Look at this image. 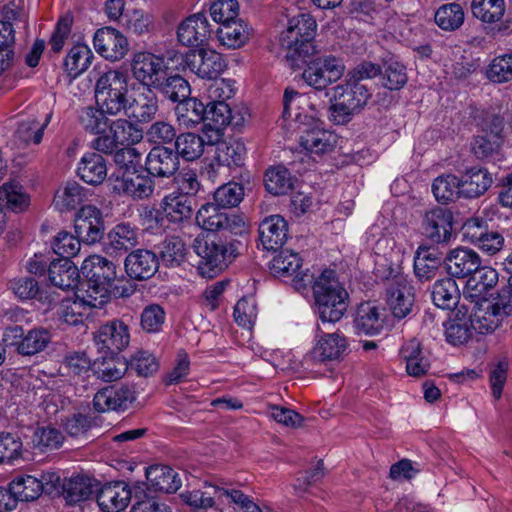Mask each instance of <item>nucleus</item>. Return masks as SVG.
I'll list each match as a JSON object with an SVG mask.
<instances>
[{"instance_id":"nucleus-34","label":"nucleus","mask_w":512,"mask_h":512,"mask_svg":"<svg viewBox=\"0 0 512 512\" xmlns=\"http://www.w3.org/2000/svg\"><path fill=\"white\" fill-rule=\"evenodd\" d=\"M48 276L55 287L62 290L78 289L79 271L69 259H56L50 262Z\"/></svg>"},{"instance_id":"nucleus-1","label":"nucleus","mask_w":512,"mask_h":512,"mask_svg":"<svg viewBox=\"0 0 512 512\" xmlns=\"http://www.w3.org/2000/svg\"><path fill=\"white\" fill-rule=\"evenodd\" d=\"M313 293L323 323L338 322L348 307L349 295L333 270H324L313 284Z\"/></svg>"},{"instance_id":"nucleus-59","label":"nucleus","mask_w":512,"mask_h":512,"mask_svg":"<svg viewBox=\"0 0 512 512\" xmlns=\"http://www.w3.org/2000/svg\"><path fill=\"white\" fill-rule=\"evenodd\" d=\"M266 190L273 195H284L293 187L290 172L284 166L271 167L265 174Z\"/></svg>"},{"instance_id":"nucleus-47","label":"nucleus","mask_w":512,"mask_h":512,"mask_svg":"<svg viewBox=\"0 0 512 512\" xmlns=\"http://www.w3.org/2000/svg\"><path fill=\"white\" fill-rule=\"evenodd\" d=\"M93 59L94 54L89 46L84 43H78L67 53L64 66L69 76L76 78L90 67Z\"/></svg>"},{"instance_id":"nucleus-25","label":"nucleus","mask_w":512,"mask_h":512,"mask_svg":"<svg viewBox=\"0 0 512 512\" xmlns=\"http://www.w3.org/2000/svg\"><path fill=\"white\" fill-rule=\"evenodd\" d=\"M134 400L135 391L131 386H108L94 395L93 407L97 412L126 409Z\"/></svg>"},{"instance_id":"nucleus-63","label":"nucleus","mask_w":512,"mask_h":512,"mask_svg":"<svg viewBox=\"0 0 512 512\" xmlns=\"http://www.w3.org/2000/svg\"><path fill=\"white\" fill-rule=\"evenodd\" d=\"M134 498L135 503L132 506L131 512H171L166 504L159 502L154 497L148 496L144 483L134 485Z\"/></svg>"},{"instance_id":"nucleus-9","label":"nucleus","mask_w":512,"mask_h":512,"mask_svg":"<svg viewBox=\"0 0 512 512\" xmlns=\"http://www.w3.org/2000/svg\"><path fill=\"white\" fill-rule=\"evenodd\" d=\"M388 286L386 289V301L394 317L405 318L412 311L414 306L413 287L406 276L399 274L397 269L390 268L387 276Z\"/></svg>"},{"instance_id":"nucleus-4","label":"nucleus","mask_w":512,"mask_h":512,"mask_svg":"<svg viewBox=\"0 0 512 512\" xmlns=\"http://www.w3.org/2000/svg\"><path fill=\"white\" fill-rule=\"evenodd\" d=\"M96 105L108 115L116 116L125 108L128 100V79L125 72L108 69L99 74L95 83Z\"/></svg>"},{"instance_id":"nucleus-50","label":"nucleus","mask_w":512,"mask_h":512,"mask_svg":"<svg viewBox=\"0 0 512 512\" xmlns=\"http://www.w3.org/2000/svg\"><path fill=\"white\" fill-rule=\"evenodd\" d=\"M107 112L98 105L86 106L79 110L78 121L84 130L93 134L104 133L110 125Z\"/></svg>"},{"instance_id":"nucleus-3","label":"nucleus","mask_w":512,"mask_h":512,"mask_svg":"<svg viewBox=\"0 0 512 512\" xmlns=\"http://www.w3.org/2000/svg\"><path fill=\"white\" fill-rule=\"evenodd\" d=\"M316 29L317 23L310 14L300 13L289 19L279 37L281 47L288 52L287 56L300 58L317 54L312 44Z\"/></svg>"},{"instance_id":"nucleus-45","label":"nucleus","mask_w":512,"mask_h":512,"mask_svg":"<svg viewBox=\"0 0 512 512\" xmlns=\"http://www.w3.org/2000/svg\"><path fill=\"white\" fill-rule=\"evenodd\" d=\"M492 184L490 173L484 168L473 167L461 179L462 195L476 198L484 194Z\"/></svg>"},{"instance_id":"nucleus-51","label":"nucleus","mask_w":512,"mask_h":512,"mask_svg":"<svg viewBox=\"0 0 512 512\" xmlns=\"http://www.w3.org/2000/svg\"><path fill=\"white\" fill-rule=\"evenodd\" d=\"M94 371L99 379L104 382L120 380L129 369V362L122 356L103 358L94 363Z\"/></svg>"},{"instance_id":"nucleus-55","label":"nucleus","mask_w":512,"mask_h":512,"mask_svg":"<svg viewBox=\"0 0 512 512\" xmlns=\"http://www.w3.org/2000/svg\"><path fill=\"white\" fill-rule=\"evenodd\" d=\"M471 12L483 23L498 22L505 13L504 0H472Z\"/></svg>"},{"instance_id":"nucleus-58","label":"nucleus","mask_w":512,"mask_h":512,"mask_svg":"<svg viewBox=\"0 0 512 512\" xmlns=\"http://www.w3.org/2000/svg\"><path fill=\"white\" fill-rule=\"evenodd\" d=\"M301 266L300 256L290 250H282L270 263L272 273L279 277L295 275L297 278Z\"/></svg>"},{"instance_id":"nucleus-20","label":"nucleus","mask_w":512,"mask_h":512,"mask_svg":"<svg viewBox=\"0 0 512 512\" xmlns=\"http://www.w3.org/2000/svg\"><path fill=\"white\" fill-rule=\"evenodd\" d=\"M453 214L450 210L435 207L425 212L422 228L425 236L435 243H444L452 236Z\"/></svg>"},{"instance_id":"nucleus-39","label":"nucleus","mask_w":512,"mask_h":512,"mask_svg":"<svg viewBox=\"0 0 512 512\" xmlns=\"http://www.w3.org/2000/svg\"><path fill=\"white\" fill-rule=\"evenodd\" d=\"M498 281V273L489 266H482L473 271L466 282L464 297L466 300L479 299L489 289L494 287Z\"/></svg>"},{"instance_id":"nucleus-61","label":"nucleus","mask_w":512,"mask_h":512,"mask_svg":"<svg viewBox=\"0 0 512 512\" xmlns=\"http://www.w3.org/2000/svg\"><path fill=\"white\" fill-rule=\"evenodd\" d=\"M486 77L493 83L502 84L512 80V53L495 57L486 69Z\"/></svg>"},{"instance_id":"nucleus-33","label":"nucleus","mask_w":512,"mask_h":512,"mask_svg":"<svg viewBox=\"0 0 512 512\" xmlns=\"http://www.w3.org/2000/svg\"><path fill=\"white\" fill-rule=\"evenodd\" d=\"M107 239V249L122 255L138 245L140 231L129 223H119L109 231Z\"/></svg>"},{"instance_id":"nucleus-48","label":"nucleus","mask_w":512,"mask_h":512,"mask_svg":"<svg viewBox=\"0 0 512 512\" xmlns=\"http://www.w3.org/2000/svg\"><path fill=\"white\" fill-rule=\"evenodd\" d=\"M159 261L167 267H178L186 261L188 249L179 237H168L159 245Z\"/></svg>"},{"instance_id":"nucleus-35","label":"nucleus","mask_w":512,"mask_h":512,"mask_svg":"<svg viewBox=\"0 0 512 512\" xmlns=\"http://www.w3.org/2000/svg\"><path fill=\"white\" fill-rule=\"evenodd\" d=\"M98 486L97 480L89 476L77 475L64 480L62 491L68 504H76L88 500L98 490Z\"/></svg>"},{"instance_id":"nucleus-8","label":"nucleus","mask_w":512,"mask_h":512,"mask_svg":"<svg viewBox=\"0 0 512 512\" xmlns=\"http://www.w3.org/2000/svg\"><path fill=\"white\" fill-rule=\"evenodd\" d=\"M214 203L204 204L196 214V222L210 232H223L242 235L247 231L246 220L242 215L228 213Z\"/></svg>"},{"instance_id":"nucleus-54","label":"nucleus","mask_w":512,"mask_h":512,"mask_svg":"<svg viewBox=\"0 0 512 512\" xmlns=\"http://www.w3.org/2000/svg\"><path fill=\"white\" fill-rule=\"evenodd\" d=\"M246 154L245 144L241 140L222 141L216 147L215 158L226 168L241 166Z\"/></svg>"},{"instance_id":"nucleus-24","label":"nucleus","mask_w":512,"mask_h":512,"mask_svg":"<svg viewBox=\"0 0 512 512\" xmlns=\"http://www.w3.org/2000/svg\"><path fill=\"white\" fill-rule=\"evenodd\" d=\"M211 28L204 13H195L182 21L177 30L180 43L188 47H199L207 42Z\"/></svg>"},{"instance_id":"nucleus-46","label":"nucleus","mask_w":512,"mask_h":512,"mask_svg":"<svg viewBox=\"0 0 512 512\" xmlns=\"http://www.w3.org/2000/svg\"><path fill=\"white\" fill-rule=\"evenodd\" d=\"M44 489L43 480L27 475L13 480L9 485V491H3L7 493L5 497L9 499L12 495L15 500L33 501L41 495Z\"/></svg>"},{"instance_id":"nucleus-14","label":"nucleus","mask_w":512,"mask_h":512,"mask_svg":"<svg viewBox=\"0 0 512 512\" xmlns=\"http://www.w3.org/2000/svg\"><path fill=\"white\" fill-rule=\"evenodd\" d=\"M74 228L83 243L93 244L100 241L104 235L102 212L92 205L81 207L76 213Z\"/></svg>"},{"instance_id":"nucleus-26","label":"nucleus","mask_w":512,"mask_h":512,"mask_svg":"<svg viewBox=\"0 0 512 512\" xmlns=\"http://www.w3.org/2000/svg\"><path fill=\"white\" fill-rule=\"evenodd\" d=\"M178 155L174 150L165 146L153 147L145 160V168L150 176L169 178L179 169Z\"/></svg>"},{"instance_id":"nucleus-42","label":"nucleus","mask_w":512,"mask_h":512,"mask_svg":"<svg viewBox=\"0 0 512 512\" xmlns=\"http://www.w3.org/2000/svg\"><path fill=\"white\" fill-rule=\"evenodd\" d=\"M433 303L441 309H453L460 300V291L456 281L451 277L437 280L431 291Z\"/></svg>"},{"instance_id":"nucleus-41","label":"nucleus","mask_w":512,"mask_h":512,"mask_svg":"<svg viewBox=\"0 0 512 512\" xmlns=\"http://www.w3.org/2000/svg\"><path fill=\"white\" fill-rule=\"evenodd\" d=\"M401 356L406 362V371L409 375L420 377L430 368L428 358L424 355L421 344L416 339L406 342L401 348Z\"/></svg>"},{"instance_id":"nucleus-36","label":"nucleus","mask_w":512,"mask_h":512,"mask_svg":"<svg viewBox=\"0 0 512 512\" xmlns=\"http://www.w3.org/2000/svg\"><path fill=\"white\" fill-rule=\"evenodd\" d=\"M78 176L87 184L99 185L107 177V165L102 155L95 152L84 154L77 167Z\"/></svg>"},{"instance_id":"nucleus-28","label":"nucleus","mask_w":512,"mask_h":512,"mask_svg":"<svg viewBox=\"0 0 512 512\" xmlns=\"http://www.w3.org/2000/svg\"><path fill=\"white\" fill-rule=\"evenodd\" d=\"M474 332L476 331L468 315V309L462 303L444 323L446 341L453 346L463 345L473 337Z\"/></svg>"},{"instance_id":"nucleus-6","label":"nucleus","mask_w":512,"mask_h":512,"mask_svg":"<svg viewBox=\"0 0 512 512\" xmlns=\"http://www.w3.org/2000/svg\"><path fill=\"white\" fill-rule=\"evenodd\" d=\"M193 249L200 257L198 271L205 278H213L223 271L235 252L234 244L198 236Z\"/></svg>"},{"instance_id":"nucleus-40","label":"nucleus","mask_w":512,"mask_h":512,"mask_svg":"<svg viewBox=\"0 0 512 512\" xmlns=\"http://www.w3.org/2000/svg\"><path fill=\"white\" fill-rule=\"evenodd\" d=\"M205 120L218 127H240L244 124L245 115L238 108H231L227 102L206 103Z\"/></svg>"},{"instance_id":"nucleus-56","label":"nucleus","mask_w":512,"mask_h":512,"mask_svg":"<svg viewBox=\"0 0 512 512\" xmlns=\"http://www.w3.org/2000/svg\"><path fill=\"white\" fill-rule=\"evenodd\" d=\"M435 23L445 31H455L464 23V10L458 3L440 6L435 12Z\"/></svg>"},{"instance_id":"nucleus-44","label":"nucleus","mask_w":512,"mask_h":512,"mask_svg":"<svg viewBox=\"0 0 512 512\" xmlns=\"http://www.w3.org/2000/svg\"><path fill=\"white\" fill-rule=\"evenodd\" d=\"M251 28L241 19L222 24L217 30V37L228 48H239L250 38Z\"/></svg>"},{"instance_id":"nucleus-64","label":"nucleus","mask_w":512,"mask_h":512,"mask_svg":"<svg viewBox=\"0 0 512 512\" xmlns=\"http://www.w3.org/2000/svg\"><path fill=\"white\" fill-rule=\"evenodd\" d=\"M173 182L176 186V193L178 195L188 196L190 199L196 196L201 188L197 172L191 168H184L175 173Z\"/></svg>"},{"instance_id":"nucleus-38","label":"nucleus","mask_w":512,"mask_h":512,"mask_svg":"<svg viewBox=\"0 0 512 512\" xmlns=\"http://www.w3.org/2000/svg\"><path fill=\"white\" fill-rule=\"evenodd\" d=\"M174 111L180 126L192 128L205 121L206 103L188 96L177 103Z\"/></svg>"},{"instance_id":"nucleus-57","label":"nucleus","mask_w":512,"mask_h":512,"mask_svg":"<svg viewBox=\"0 0 512 512\" xmlns=\"http://www.w3.org/2000/svg\"><path fill=\"white\" fill-rule=\"evenodd\" d=\"M440 259L435 251L419 248L414 258V273L420 281L432 279L439 268Z\"/></svg>"},{"instance_id":"nucleus-53","label":"nucleus","mask_w":512,"mask_h":512,"mask_svg":"<svg viewBox=\"0 0 512 512\" xmlns=\"http://www.w3.org/2000/svg\"><path fill=\"white\" fill-rule=\"evenodd\" d=\"M109 131L115 137L118 146H133L143 139V131L127 119L111 121Z\"/></svg>"},{"instance_id":"nucleus-10","label":"nucleus","mask_w":512,"mask_h":512,"mask_svg":"<svg viewBox=\"0 0 512 512\" xmlns=\"http://www.w3.org/2000/svg\"><path fill=\"white\" fill-rule=\"evenodd\" d=\"M130 330V326L123 319H112L98 327L93 340L98 350L119 353L130 344Z\"/></svg>"},{"instance_id":"nucleus-27","label":"nucleus","mask_w":512,"mask_h":512,"mask_svg":"<svg viewBox=\"0 0 512 512\" xmlns=\"http://www.w3.org/2000/svg\"><path fill=\"white\" fill-rule=\"evenodd\" d=\"M259 240L267 251H276L283 247L289 237L288 223L281 215L266 217L259 224Z\"/></svg>"},{"instance_id":"nucleus-18","label":"nucleus","mask_w":512,"mask_h":512,"mask_svg":"<svg viewBox=\"0 0 512 512\" xmlns=\"http://www.w3.org/2000/svg\"><path fill=\"white\" fill-rule=\"evenodd\" d=\"M7 338L12 336L14 340L11 345L23 356H32L42 352L51 341V334L44 328H34L24 334L22 327L9 328L5 334Z\"/></svg>"},{"instance_id":"nucleus-23","label":"nucleus","mask_w":512,"mask_h":512,"mask_svg":"<svg viewBox=\"0 0 512 512\" xmlns=\"http://www.w3.org/2000/svg\"><path fill=\"white\" fill-rule=\"evenodd\" d=\"M89 293L84 289L78 288L75 293V298L64 299L61 302L59 309L60 318L67 324L77 326L83 324L85 319L88 318L92 308H101L104 305H94L98 300L94 301L93 298H88Z\"/></svg>"},{"instance_id":"nucleus-19","label":"nucleus","mask_w":512,"mask_h":512,"mask_svg":"<svg viewBox=\"0 0 512 512\" xmlns=\"http://www.w3.org/2000/svg\"><path fill=\"white\" fill-rule=\"evenodd\" d=\"M158 109V99L155 92L151 88L143 87L128 98L122 112L136 122L148 123L155 118Z\"/></svg>"},{"instance_id":"nucleus-22","label":"nucleus","mask_w":512,"mask_h":512,"mask_svg":"<svg viewBox=\"0 0 512 512\" xmlns=\"http://www.w3.org/2000/svg\"><path fill=\"white\" fill-rule=\"evenodd\" d=\"M387 318L386 309L374 302L361 303L355 314L354 328L357 334L375 336L382 332Z\"/></svg>"},{"instance_id":"nucleus-30","label":"nucleus","mask_w":512,"mask_h":512,"mask_svg":"<svg viewBox=\"0 0 512 512\" xmlns=\"http://www.w3.org/2000/svg\"><path fill=\"white\" fill-rule=\"evenodd\" d=\"M300 129V145L306 151L321 155L333 151L337 143V137L334 133L320 128L318 125L308 127L303 124Z\"/></svg>"},{"instance_id":"nucleus-21","label":"nucleus","mask_w":512,"mask_h":512,"mask_svg":"<svg viewBox=\"0 0 512 512\" xmlns=\"http://www.w3.org/2000/svg\"><path fill=\"white\" fill-rule=\"evenodd\" d=\"M96 500L100 509L104 512H120L129 504L134 487L131 488L124 481H115L98 487Z\"/></svg>"},{"instance_id":"nucleus-43","label":"nucleus","mask_w":512,"mask_h":512,"mask_svg":"<svg viewBox=\"0 0 512 512\" xmlns=\"http://www.w3.org/2000/svg\"><path fill=\"white\" fill-rule=\"evenodd\" d=\"M88 197V191L78 182H67L57 190L53 203L60 212L76 209Z\"/></svg>"},{"instance_id":"nucleus-62","label":"nucleus","mask_w":512,"mask_h":512,"mask_svg":"<svg viewBox=\"0 0 512 512\" xmlns=\"http://www.w3.org/2000/svg\"><path fill=\"white\" fill-rule=\"evenodd\" d=\"M244 197V188L236 182H228L216 189L213 195L214 204L221 208L236 207Z\"/></svg>"},{"instance_id":"nucleus-37","label":"nucleus","mask_w":512,"mask_h":512,"mask_svg":"<svg viewBox=\"0 0 512 512\" xmlns=\"http://www.w3.org/2000/svg\"><path fill=\"white\" fill-rule=\"evenodd\" d=\"M160 212L167 221L171 223H182L192 215V199L188 196L171 192L162 199Z\"/></svg>"},{"instance_id":"nucleus-13","label":"nucleus","mask_w":512,"mask_h":512,"mask_svg":"<svg viewBox=\"0 0 512 512\" xmlns=\"http://www.w3.org/2000/svg\"><path fill=\"white\" fill-rule=\"evenodd\" d=\"M185 64L191 72L203 79H216L226 68L220 53L204 49L187 53Z\"/></svg>"},{"instance_id":"nucleus-17","label":"nucleus","mask_w":512,"mask_h":512,"mask_svg":"<svg viewBox=\"0 0 512 512\" xmlns=\"http://www.w3.org/2000/svg\"><path fill=\"white\" fill-rule=\"evenodd\" d=\"M348 346V340L342 332L322 333L308 357L315 363L338 361L344 357Z\"/></svg>"},{"instance_id":"nucleus-31","label":"nucleus","mask_w":512,"mask_h":512,"mask_svg":"<svg viewBox=\"0 0 512 512\" xmlns=\"http://www.w3.org/2000/svg\"><path fill=\"white\" fill-rule=\"evenodd\" d=\"M159 266V258L156 253L147 249H137L125 259L127 274L134 279L144 280L152 277Z\"/></svg>"},{"instance_id":"nucleus-11","label":"nucleus","mask_w":512,"mask_h":512,"mask_svg":"<svg viewBox=\"0 0 512 512\" xmlns=\"http://www.w3.org/2000/svg\"><path fill=\"white\" fill-rule=\"evenodd\" d=\"M463 305L468 309V315L474 329L479 334L494 332L503 320L502 311L494 300L481 297L479 299H469Z\"/></svg>"},{"instance_id":"nucleus-16","label":"nucleus","mask_w":512,"mask_h":512,"mask_svg":"<svg viewBox=\"0 0 512 512\" xmlns=\"http://www.w3.org/2000/svg\"><path fill=\"white\" fill-rule=\"evenodd\" d=\"M93 44L96 52L110 61L123 59L129 50L126 37L112 27L98 29L94 34Z\"/></svg>"},{"instance_id":"nucleus-29","label":"nucleus","mask_w":512,"mask_h":512,"mask_svg":"<svg viewBox=\"0 0 512 512\" xmlns=\"http://www.w3.org/2000/svg\"><path fill=\"white\" fill-rule=\"evenodd\" d=\"M481 258L472 249L458 247L451 250L445 258L448 274L456 278H469L480 267Z\"/></svg>"},{"instance_id":"nucleus-15","label":"nucleus","mask_w":512,"mask_h":512,"mask_svg":"<svg viewBox=\"0 0 512 512\" xmlns=\"http://www.w3.org/2000/svg\"><path fill=\"white\" fill-rule=\"evenodd\" d=\"M132 73L143 87H155L165 76L166 65L162 57L150 52H138L132 60Z\"/></svg>"},{"instance_id":"nucleus-60","label":"nucleus","mask_w":512,"mask_h":512,"mask_svg":"<svg viewBox=\"0 0 512 512\" xmlns=\"http://www.w3.org/2000/svg\"><path fill=\"white\" fill-rule=\"evenodd\" d=\"M155 88L159 89L171 101L178 103L188 97L191 92L188 81L180 75H173L167 78L163 76L159 83L155 85Z\"/></svg>"},{"instance_id":"nucleus-52","label":"nucleus","mask_w":512,"mask_h":512,"mask_svg":"<svg viewBox=\"0 0 512 512\" xmlns=\"http://www.w3.org/2000/svg\"><path fill=\"white\" fill-rule=\"evenodd\" d=\"M432 192L438 202H452L462 195L461 179L453 174L440 175L433 181Z\"/></svg>"},{"instance_id":"nucleus-7","label":"nucleus","mask_w":512,"mask_h":512,"mask_svg":"<svg viewBox=\"0 0 512 512\" xmlns=\"http://www.w3.org/2000/svg\"><path fill=\"white\" fill-rule=\"evenodd\" d=\"M345 64L342 58L322 55L312 58L302 73L306 84L316 90H324L344 75Z\"/></svg>"},{"instance_id":"nucleus-2","label":"nucleus","mask_w":512,"mask_h":512,"mask_svg":"<svg viewBox=\"0 0 512 512\" xmlns=\"http://www.w3.org/2000/svg\"><path fill=\"white\" fill-rule=\"evenodd\" d=\"M81 272L86 277V281L81 283V289L90 294L88 298L98 300L94 305H105L117 278L115 264L103 256L90 255L83 261Z\"/></svg>"},{"instance_id":"nucleus-12","label":"nucleus","mask_w":512,"mask_h":512,"mask_svg":"<svg viewBox=\"0 0 512 512\" xmlns=\"http://www.w3.org/2000/svg\"><path fill=\"white\" fill-rule=\"evenodd\" d=\"M109 181L114 192L135 199L148 198L154 191V181L151 176L143 175L136 170L113 173Z\"/></svg>"},{"instance_id":"nucleus-5","label":"nucleus","mask_w":512,"mask_h":512,"mask_svg":"<svg viewBox=\"0 0 512 512\" xmlns=\"http://www.w3.org/2000/svg\"><path fill=\"white\" fill-rule=\"evenodd\" d=\"M371 94L366 85L350 80L333 88V104L330 107V118L338 125H343L351 117L362 110Z\"/></svg>"},{"instance_id":"nucleus-32","label":"nucleus","mask_w":512,"mask_h":512,"mask_svg":"<svg viewBox=\"0 0 512 512\" xmlns=\"http://www.w3.org/2000/svg\"><path fill=\"white\" fill-rule=\"evenodd\" d=\"M148 487L157 492L175 493L182 485L179 474L169 466L152 465L146 470Z\"/></svg>"},{"instance_id":"nucleus-49","label":"nucleus","mask_w":512,"mask_h":512,"mask_svg":"<svg viewBox=\"0 0 512 512\" xmlns=\"http://www.w3.org/2000/svg\"><path fill=\"white\" fill-rule=\"evenodd\" d=\"M205 139L199 134L186 132L181 133L175 139V154L185 161L199 159L204 153Z\"/></svg>"}]
</instances>
